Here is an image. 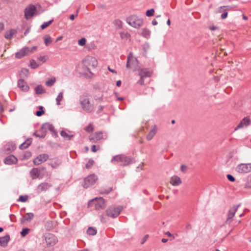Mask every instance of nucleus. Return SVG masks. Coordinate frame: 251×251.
<instances>
[{
	"instance_id": "1",
	"label": "nucleus",
	"mask_w": 251,
	"mask_h": 251,
	"mask_svg": "<svg viewBox=\"0 0 251 251\" xmlns=\"http://www.w3.org/2000/svg\"><path fill=\"white\" fill-rule=\"evenodd\" d=\"M80 103L82 108L88 112H91L94 109V103L87 95H82L80 98Z\"/></svg>"
},
{
	"instance_id": "2",
	"label": "nucleus",
	"mask_w": 251,
	"mask_h": 251,
	"mask_svg": "<svg viewBox=\"0 0 251 251\" xmlns=\"http://www.w3.org/2000/svg\"><path fill=\"white\" fill-rule=\"evenodd\" d=\"M126 67L127 69H132L134 71L139 70L140 67L138 60L133 56L132 52H129L127 56Z\"/></svg>"
},
{
	"instance_id": "3",
	"label": "nucleus",
	"mask_w": 251,
	"mask_h": 251,
	"mask_svg": "<svg viewBox=\"0 0 251 251\" xmlns=\"http://www.w3.org/2000/svg\"><path fill=\"white\" fill-rule=\"evenodd\" d=\"M126 22L132 27L139 28L142 25L143 20L136 15H131L126 19Z\"/></svg>"
},
{
	"instance_id": "4",
	"label": "nucleus",
	"mask_w": 251,
	"mask_h": 251,
	"mask_svg": "<svg viewBox=\"0 0 251 251\" xmlns=\"http://www.w3.org/2000/svg\"><path fill=\"white\" fill-rule=\"evenodd\" d=\"M83 66L89 71L91 69L94 68L98 65L97 59L92 56H87L82 61Z\"/></svg>"
},
{
	"instance_id": "5",
	"label": "nucleus",
	"mask_w": 251,
	"mask_h": 251,
	"mask_svg": "<svg viewBox=\"0 0 251 251\" xmlns=\"http://www.w3.org/2000/svg\"><path fill=\"white\" fill-rule=\"evenodd\" d=\"M235 171L241 174L249 173L251 172V163H240L237 165Z\"/></svg>"
},
{
	"instance_id": "6",
	"label": "nucleus",
	"mask_w": 251,
	"mask_h": 251,
	"mask_svg": "<svg viewBox=\"0 0 251 251\" xmlns=\"http://www.w3.org/2000/svg\"><path fill=\"white\" fill-rule=\"evenodd\" d=\"M98 179V176L95 174L88 176L84 179L83 187L87 188L94 185Z\"/></svg>"
},
{
	"instance_id": "7",
	"label": "nucleus",
	"mask_w": 251,
	"mask_h": 251,
	"mask_svg": "<svg viewBox=\"0 0 251 251\" xmlns=\"http://www.w3.org/2000/svg\"><path fill=\"white\" fill-rule=\"evenodd\" d=\"M94 204L96 210L102 209L106 206V202L101 197L93 199L89 203V205Z\"/></svg>"
},
{
	"instance_id": "8",
	"label": "nucleus",
	"mask_w": 251,
	"mask_h": 251,
	"mask_svg": "<svg viewBox=\"0 0 251 251\" xmlns=\"http://www.w3.org/2000/svg\"><path fill=\"white\" fill-rule=\"evenodd\" d=\"M152 75V72L147 69L143 68L140 70L139 75L140 77V79L138 81V83L140 85H144V77H150Z\"/></svg>"
},
{
	"instance_id": "9",
	"label": "nucleus",
	"mask_w": 251,
	"mask_h": 251,
	"mask_svg": "<svg viewBox=\"0 0 251 251\" xmlns=\"http://www.w3.org/2000/svg\"><path fill=\"white\" fill-rule=\"evenodd\" d=\"M122 208L121 207H110L106 210V214L108 216L112 218L117 217L122 211Z\"/></svg>"
},
{
	"instance_id": "10",
	"label": "nucleus",
	"mask_w": 251,
	"mask_h": 251,
	"mask_svg": "<svg viewBox=\"0 0 251 251\" xmlns=\"http://www.w3.org/2000/svg\"><path fill=\"white\" fill-rule=\"evenodd\" d=\"M36 11V7L33 5L28 6L25 9V17L27 20L31 18L35 14Z\"/></svg>"
},
{
	"instance_id": "11",
	"label": "nucleus",
	"mask_w": 251,
	"mask_h": 251,
	"mask_svg": "<svg viewBox=\"0 0 251 251\" xmlns=\"http://www.w3.org/2000/svg\"><path fill=\"white\" fill-rule=\"evenodd\" d=\"M103 133L101 131L96 132L90 135L89 137V140L93 143H97L100 139H103Z\"/></svg>"
},
{
	"instance_id": "12",
	"label": "nucleus",
	"mask_w": 251,
	"mask_h": 251,
	"mask_svg": "<svg viewBox=\"0 0 251 251\" xmlns=\"http://www.w3.org/2000/svg\"><path fill=\"white\" fill-rule=\"evenodd\" d=\"M45 240L48 246H53L57 242V239L55 236L50 233L46 235Z\"/></svg>"
},
{
	"instance_id": "13",
	"label": "nucleus",
	"mask_w": 251,
	"mask_h": 251,
	"mask_svg": "<svg viewBox=\"0 0 251 251\" xmlns=\"http://www.w3.org/2000/svg\"><path fill=\"white\" fill-rule=\"evenodd\" d=\"M238 208V206H234L229 210L227 214V218L226 221V224H230L231 223L232 218L234 216L235 213L237 212Z\"/></svg>"
},
{
	"instance_id": "14",
	"label": "nucleus",
	"mask_w": 251,
	"mask_h": 251,
	"mask_svg": "<svg viewBox=\"0 0 251 251\" xmlns=\"http://www.w3.org/2000/svg\"><path fill=\"white\" fill-rule=\"evenodd\" d=\"M49 158L47 154H42L38 155L33 161L35 165H38L46 161Z\"/></svg>"
},
{
	"instance_id": "15",
	"label": "nucleus",
	"mask_w": 251,
	"mask_h": 251,
	"mask_svg": "<svg viewBox=\"0 0 251 251\" xmlns=\"http://www.w3.org/2000/svg\"><path fill=\"white\" fill-rule=\"evenodd\" d=\"M157 127L156 126L154 125L151 127L148 134L146 136V139L148 141L151 140L156 133Z\"/></svg>"
},
{
	"instance_id": "16",
	"label": "nucleus",
	"mask_w": 251,
	"mask_h": 251,
	"mask_svg": "<svg viewBox=\"0 0 251 251\" xmlns=\"http://www.w3.org/2000/svg\"><path fill=\"white\" fill-rule=\"evenodd\" d=\"M250 124V120L248 117H245L240 122L239 124L235 128V130H237L239 128H243L244 126H248Z\"/></svg>"
},
{
	"instance_id": "17",
	"label": "nucleus",
	"mask_w": 251,
	"mask_h": 251,
	"mask_svg": "<svg viewBox=\"0 0 251 251\" xmlns=\"http://www.w3.org/2000/svg\"><path fill=\"white\" fill-rule=\"evenodd\" d=\"M17 162V158L13 155H9L5 158L4 162L8 165L15 164Z\"/></svg>"
},
{
	"instance_id": "18",
	"label": "nucleus",
	"mask_w": 251,
	"mask_h": 251,
	"mask_svg": "<svg viewBox=\"0 0 251 251\" xmlns=\"http://www.w3.org/2000/svg\"><path fill=\"white\" fill-rule=\"evenodd\" d=\"M170 183L173 186H178L181 183V180L179 177L175 176L171 177Z\"/></svg>"
},
{
	"instance_id": "19",
	"label": "nucleus",
	"mask_w": 251,
	"mask_h": 251,
	"mask_svg": "<svg viewBox=\"0 0 251 251\" xmlns=\"http://www.w3.org/2000/svg\"><path fill=\"white\" fill-rule=\"evenodd\" d=\"M18 85L23 91H27L29 90V87L23 79H20L18 82Z\"/></svg>"
},
{
	"instance_id": "20",
	"label": "nucleus",
	"mask_w": 251,
	"mask_h": 251,
	"mask_svg": "<svg viewBox=\"0 0 251 251\" xmlns=\"http://www.w3.org/2000/svg\"><path fill=\"white\" fill-rule=\"evenodd\" d=\"M30 175L32 179H36L40 177V170L37 168L33 169L30 172Z\"/></svg>"
},
{
	"instance_id": "21",
	"label": "nucleus",
	"mask_w": 251,
	"mask_h": 251,
	"mask_svg": "<svg viewBox=\"0 0 251 251\" xmlns=\"http://www.w3.org/2000/svg\"><path fill=\"white\" fill-rule=\"evenodd\" d=\"M33 214L32 213H28L25 214L23 217L21 222L24 223L25 222H29L33 218Z\"/></svg>"
},
{
	"instance_id": "22",
	"label": "nucleus",
	"mask_w": 251,
	"mask_h": 251,
	"mask_svg": "<svg viewBox=\"0 0 251 251\" xmlns=\"http://www.w3.org/2000/svg\"><path fill=\"white\" fill-rule=\"evenodd\" d=\"M10 237L9 236H5L0 238V245L1 247H5L9 241Z\"/></svg>"
},
{
	"instance_id": "23",
	"label": "nucleus",
	"mask_w": 251,
	"mask_h": 251,
	"mask_svg": "<svg viewBox=\"0 0 251 251\" xmlns=\"http://www.w3.org/2000/svg\"><path fill=\"white\" fill-rule=\"evenodd\" d=\"M140 34L145 38H149L151 35V31L149 29L144 28L140 30Z\"/></svg>"
},
{
	"instance_id": "24",
	"label": "nucleus",
	"mask_w": 251,
	"mask_h": 251,
	"mask_svg": "<svg viewBox=\"0 0 251 251\" xmlns=\"http://www.w3.org/2000/svg\"><path fill=\"white\" fill-rule=\"evenodd\" d=\"M50 187V185L48 183H43L38 186L37 189L38 192H40L47 190Z\"/></svg>"
},
{
	"instance_id": "25",
	"label": "nucleus",
	"mask_w": 251,
	"mask_h": 251,
	"mask_svg": "<svg viewBox=\"0 0 251 251\" xmlns=\"http://www.w3.org/2000/svg\"><path fill=\"white\" fill-rule=\"evenodd\" d=\"M25 55H27V54L24 48L15 54V56L17 58H21Z\"/></svg>"
},
{
	"instance_id": "26",
	"label": "nucleus",
	"mask_w": 251,
	"mask_h": 251,
	"mask_svg": "<svg viewBox=\"0 0 251 251\" xmlns=\"http://www.w3.org/2000/svg\"><path fill=\"white\" fill-rule=\"evenodd\" d=\"M47 126V125H44L42 127L41 130H39L35 132L34 135L36 137H40V138H44L45 137V133L43 132L42 131L44 130V128Z\"/></svg>"
},
{
	"instance_id": "27",
	"label": "nucleus",
	"mask_w": 251,
	"mask_h": 251,
	"mask_svg": "<svg viewBox=\"0 0 251 251\" xmlns=\"http://www.w3.org/2000/svg\"><path fill=\"white\" fill-rule=\"evenodd\" d=\"M16 33V30L15 29H10V30L7 31L5 34V37L6 39H10L14 35H15Z\"/></svg>"
},
{
	"instance_id": "28",
	"label": "nucleus",
	"mask_w": 251,
	"mask_h": 251,
	"mask_svg": "<svg viewBox=\"0 0 251 251\" xmlns=\"http://www.w3.org/2000/svg\"><path fill=\"white\" fill-rule=\"evenodd\" d=\"M112 190V189L110 187L103 186L100 189V192L101 194H107L109 193Z\"/></svg>"
},
{
	"instance_id": "29",
	"label": "nucleus",
	"mask_w": 251,
	"mask_h": 251,
	"mask_svg": "<svg viewBox=\"0 0 251 251\" xmlns=\"http://www.w3.org/2000/svg\"><path fill=\"white\" fill-rule=\"evenodd\" d=\"M16 147L13 143H8L5 146V150L7 151H12L15 149Z\"/></svg>"
},
{
	"instance_id": "30",
	"label": "nucleus",
	"mask_w": 251,
	"mask_h": 251,
	"mask_svg": "<svg viewBox=\"0 0 251 251\" xmlns=\"http://www.w3.org/2000/svg\"><path fill=\"white\" fill-rule=\"evenodd\" d=\"M31 142L32 141L31 139H27L24 143H23L22 144L20 145V149H25L27 148L30 145Z\"/></svg>"
},
{
	"instance_id": "31",
	"label": "nucleus",
	"mask_w": 251,
	"mask_h": 251,
	"mask_svg": "<svg viewBox=\"0 0 251 251\" xmlns=\"http://www.w3.org/2000/svg\"><path fill=\"white\" fill-rule=\"evenodd\" d=\"M125 158L123 155H118L113 157L111 160L112 163L121 162V160Z\"/></svg>"
},
{
	"instance_id": "32",
	"label": "nucleus",
	"mask_w": 251,
	"mask_h": 251,
	"mask_svg": "<svg viewBox=\"0 0 251 251\" xmlns=\"http://www.w3.org/2000/svg\"><path fill=\"white\" fill-rule=\"evenodd\" d=\"M24 48L25 49L27 55L31 53L34 52L37 49V47L36 46H34L32 47H25Z\"/></svg>"
},
{
	"instance_id": "33",
	"label": "nucleus",
	"mask_w": 251,
	"mask_h": 251,
	"mask_svg": "<svg viewBox=\"0 0 251 251\" xmlns=\"http://www.w3.org/2000/svg\"><path fill=\"white\" fill-rule=\"evenodd\" d=\"M56 81V78L54 77L48 79L46 82V85L47 86H51Z\"/></svg>"
},
{
	"instance_id": "34",
	"label": "nucleus",
	"mask_w": 251,
	"mask_h": 251,
	"mask_svg": "<svg viewBox=\"0 0 251 251\" xmlns=\"http://www.w3.org/2000/svg\"><path fill=\"white\" fill-rule=\"evenodd\" d=\"M44 40L46 46H48L52 42V39L49 35H46L44 37Z\"/></svg>"
},
{
	"instance_id": "35",
	"label": "nucleus",
	"mask_w": 251,
	"mask_h": 251,
	"mask_svg": "<svg viewBox=\"0 0 251 251\" xmlns=\"http://www.w3.org/2000/svg\"><path fill=\"white\" fill-rule=\"evenodd\" d=\"M87 232L90 235H95L97 233V230L93 227H90L88 228Z\"/></svg>"
},
{
	"instance_id": "36",
	"label": "nucleus",
	"mask_w": 251,
	"mask_h": 251,
	"mask_svg": "<svg viewBox=\"0 0 251 251\" xmlns=\"http://www.w3.org/2000/svg\"><path fill=\"white\" fill-rule=\"evenodd\" d=\"M121 37L125 40H128L130 39V35L126 32H123L120 33Z\"/></svg>"
},
{
	"instance_id": "37",
	"label": "nucleus",
	"mask_w": 251,
	"mask_h": 251,
	"mask_svg": "<svg viewBox=\"0 0 251 251\" xmlns=\"http://www.w3.org/2000/svg\"><path fill=\"white\" fill-rule=\"evenodd\" d=\"M63 98V93L62 92H60L57 98H56V103L57 105L60 104V101Z\"/></svg>"
},
{
	"instance_id": "38",
	"label": "nucleus",
	"mask_w": 251,
	"mask_h": 251,
	"mask_svg": "<svg viewBox=\"0 0 251 251\" xmlns=\"http://www.w3.org/2000/svg\"><path fill=\"white\" fill-rule=\"evenodd\" d=\"M35 90L36 94H41L44 92V89L43 87L40 85L37 86L35 88Z\"/></svg>"
},
{
	"instance_id": "39",
	"label": "nucleus",
	"mask_w": 251,
	"mask_h": 251,
	"mask_svg": "<svg viewBox=\"0 0 251 251\" xmlns=\"http://www.w3.org/2000/svg\"><path fill=\"white\" fill-rule=\"evenodd\" d=\"M245 188L251 189V176L247 177V181L245 184Z\"/></svg>"
},
{
	"instance_id": "40",
	"label": "nucleus",
	"mask_w": 251,
	"mask_h": 251,
	"mask_svg": "<svg viewBox=\"0 0 251 251\" xmlns=\"http://www.w3.org/2000/svg\"><path fill=\"white\" fill-rule=\"evenodd\" d=\"M60 134L63 137L68 139H70L73 137V135L69 134L65 131H62Z\"/></svg>"
},
{
	"instance_id": "41",
	"label": "nucleus",
	"mask_w": 251,
	"mask_h": 251,
	"mask_svg": "<svg viewBox=\"0 0 251 251\" xmlns=\"http://www.w3.org/2000/svg\"><path fill=\"white\" fill-rule=\"evenodd\" d=\"M53 20H50V21L48 22H45L43 24H42L41 25V28L42 29H44L46 28H47V27H48L50 24H51V23L53 22Z\"/></svg>"
},
{
	"instance_id": "42",
	"label": "nucleus",
	"mask_w": 251,
	"mask_h": 251,
	"mask_svg": "<svg viewBox=\"0 0 251 251\" xmlns=\"http://www.w3.org/2000/svg\"><path fill=\"white\" fill-rule=\"evenodd\" d=\"M94 129V126L92 124H89L88 126L85 127V130L87 132H91Z\"/></svg>"
},
{
	"instance_id": "43",
	"label": "nucleus",
	"mask_w": 251,
	"mask_h": 251,
	"mask_svg": "<svg viewBox=\"0 0 251 251\" xmlns=\"http://www.w3.org/2000/svg\"><path fill=\"white\" fill-rule=\"evenodd\" d=\"M30 66L31 68L36 69L39 66V65L35 60H32L30 62Z\"/></svg>"
},
{
	"instance_id": "44",
	"label": "nucleus",
	"mask_w": 251,
	"mask_h": 251,
	"mask_svg": "<svg viewBox=\"0 0 251 251\" xmlns=\"http://www.w3.org/2000/svg\"><path fill=\"white\" fill-rule=\"evenodd\" d=\"M30 229L28 228H25L23 229L22 231L21 232V234L23 237L25 236L27 234H28Z\"/></svg>"
},
{
	"instance_id": "45",
	"label": "nucleus",
	"mask_w": 251,
	"mask_h": 251,
	"mask_svg": "<svg viewBox=\"0 0 251 251\" xmlns=\"http://www.w3.org/2000/svg\"><path fill=\"white\" fill-rule=\"evenodd\" d=\"M124 159L121 160V162L123 165H126L129 163L130 162V159L124 155Z\"/></svg>"
},
{
	"instance_id": "46",
	"label": "nucleus",
	"mask_w": 251,
	"mask_h": 251,
	"mask_svg": "<svg viewBox=\"0 0 251 251\" xmlns=\"http://www.w3.org/2000/svg\"><path fill=\"white\" fill-rule=\"evenodd\" d=\"M86 40L85 38H82L78 41V44L80 46H83L85 45Z\"/></svg>"
},
{
	"instance_id": "47",
	"label": "nucleus",
	"mask_w": 251,
	"mask_h": 251,
	"mask_svg": "<svg viewBox=\"0 0 251 251\" xmlns=\"http://www.w3.org/2000/svg\"><path fill=\"white\" fill-rule=\"evenodd\" d=\"M154 9H151L150 10H148L146 11V15L148 17H150V16H153L154 15Z\"/></svg>"
},
{
	"instance_id": "48",
	"label": "nucleus",
	"mask_w": 251,
	"mask_h": 251,
	"mask_svg": "<svg viewBox=\"0 0 251 251\" xmlns=\"http://www.w3.org/2000/svg\"><path fill=\"white\" fill-rule=\"evenodd\" d=\"M94 161L93 160H89L88 163H86L85 167L86 168L89 169L91 168L94 164Z\"/></svg>"
},
{
	"instance_id": "49",
	"label": "nucleus",
	"mask_w": 251,
	"mask_h": 251,
	"mask_svg": "<svg viewBox=\"0 0 251 251\" xmlns=\"http://www.w3.org/2000/svg\"><path fill=\"white\" fill-rule=\"evenodd\" d=\"M44 113V111L43 110V107L40 106V110L39 111H37L36 112V115L37 116L39 117V116H42Z\"/></svg>"
},
{
	"instance_id": "50",
	"label": "nucleus",
	"mask_w": 251,
	"mask_h": 251,
	"mask_svg": "<svg viewBox=\"0 0 251 251\" xmlns=\"http://www.w3.org/2000/svg\"><path fill=\"white\" fill-rule=\"evenodd\" d=\"M48 56L47 55H44L42 56H40L38 57V59L39 61H42V62H46L48 59Z\"/></svg>"
},
{
	"instance_id": "51",
	"label": "nucleus",
	"mask_w": 251,
	"mask_h": 251,
	"mask_svg": "<svg viewBox=\"0 0 251 251\" xmlns=\"http://www.w3.org/2000/svg\"><path fill=\"white\" fill-rule=\"evenodd\" d=\"M226 7H229L228 6H221L220 7L219 9H218V12L219 13H221V12H226V10H227L226 9Z\"/></svg>"
},
{
	"instance_id": "52",
	"label": "nucleus",
	"mask_w": 251,
	"mask_h": 251,
	"mask_svg": "<svg viewBox=\"0 0 251 251\" xmlns=\"http://www.w3.org/2000/svg\"><path fill=\"white\" fill-rule=\"evenodd\" d=\"M27 197L21 196L19 197L18 201H22V202H25L27 201Z\"/></svg>"
},
{
	"instance_id": "53",
	"label": "nucleus",
	"mask_w": 251,
	"mask_h": 251,
	"mask_svg": "<svg viewBox=\"0 0 251 251\" xmlns=\"http://www.w3.org/2000/svg\"><path fill=\"white\" fill-rule=\"evenodd\" d=\"M227 177L228 179L231 182H234L235 180V178L231 175H229V174L227 175Z\"/></svg>"
},
{
	"instance_id": "54",
	"label": "nucleus",
	"mask_w": 251,
	"mask_h": 251,
	"mask_svg": "<svg viewBox=\"0 0 251 251\" xmlns=\"http://www.w3.org/2000/svg\"><path fill=\"white\" fill-rule=\"evenodd\" d=\"M227 13L226 12L225 13H223L221 15V18L223 19H225L227 17Z\"/></svg>"
},
{
	"instance_id": "55",
	"label": "nucleus",
	"mask_w": 251,
	"mask_h": 251,
	"mask_svg": "<svg viewBox=\"0 0 251 251\" xmlns=\"http://www.w3.org/2000/svg\"><path fill=\"white\" fill-rule=\"evenodd\" d=\"M103 100V97H102V95L100 97H99V98L98 99H96L95 100L96 101H98V102H100L102 100Z\"/></svg>"
},
{
	"instance_id": "56",
	"label": "nucleus",
	"mask_w": 251,
	"mask_h": 251,
	"mask_svg": "<svg viewBox=\"0 0 251 251\" xmlns=\"http://www.w3.org/2000/svg\"><path fill=\"white\" fill-rule=\"evenodd\" d=\"M103 106L101 105H100L98 107L97 111L98 112H100L103 110Z\"/></svg>"
},
{
	"instance_id": "57",
	"label": "nucleus",
	"mask_w": 251,
	"mask_h": 251,
	"mask_svg": "<svg viewBox=\"0 0 251 251\" xmlns=\"http://www.w3.org/2000/svg\"><path fill=\"white\" fill-rule=\"evenodd\" d=\"M91 150L93 152H96L97 151L96 146L95 145H93L91 148Z\"/></svg>"
},
{
	"instance_id": "58",
	"label": "nucleus",
	"mask_w": 251,
	"mask_h": 251,
	"mask_svg": "<svg viewBox=\"0 0 251 251\" xmlns=\"http://www.w3.org/2000/svg\"><path fill=\"white\" fill-rule=\"evenodd\" d=\"M108 70L112 73L117 74V72L115 70L111 69L109 67H108Z\"/></svg>"
},
{
	"instance_id": "59",
	"label": "nucleus",
	"mask_w": 251,
	"mask_h": 251,
	"mask_svg": "<svg viewBox=\"0 0 251 251\" xmlns=\"http://www.w3.org/2000/svg\"><path fill=\"white\" fill-rule=\"evenodd\" d=\"M63 39V36H60L58 37L56 39V42H57L60 40H61Z\"/></svg>"
},
{
	"instance_id": "60",
	"label": "nucleus",
	"mask_w": 251,
	"mask_h": 251,
	"mask_svg": "<svg viewBox=\"0 0 251 251\" xmlns=\"http://www.w3.org/2000/svg\"><path fill=\"white\" fill-rule=\"evenodd\" d=\"M3 24L0 22V32L3 29Z\"/></svg>"
},
{
	"instance_id": "61",
	"label": "nucleus",
	"mask_w": 251,
	"mask_h": 251,
	"mask_svg": "<svg viewBox=\"0 0 251 251\" xmlns=\"http://www.w3.org/2000/svg\"><path fill=\"white\" fill-rule=\"evenodd\" d=\"M121 83H122L121 81H120V80L117 81V82H116L117 86H118V87L121 86Z\"/></svg>"
},
{
	"instance_id": "62",
	"label": "nucleus",
	"mask_w": 251,
	"mask_h": 251,
	"mask_svg": "<svg viewBox=\"0 0 251 251\" xmlns=\"http://www.w3.org/2000/svg\"><path fill=\"white\" fill-rule=\"evenodd\" d=\"M28 73V70L25 69H24L21 71V73H25L26 74Z\"/></svg>"
},
{
	"instance_id": "63",
	"label": "nucleus",
	"mask_w": 251,
	"mask_h": 251,
	"mask_svg": "<svg viewBox=\"0 0 251 251\" xmlns=\"http://www.w3.org/2000/svg\"><path fill=\"white\" fill-rule=\"evenodd\" d=\"M70 19L71 20L73 21L75 19V16L73 14L70 15Z\"/></svg>"
},
{
	"instance_id": "64",
	"label": "nucleus",
	"mask_w": 251,
	"mask_h": 251,
	"mask_svg": "<svg viewBox=\"0 0 251 251\" xmlns=\"http://www.w3.org/2000/svg\"><path fill=\"white\" fill-rule=\"evenodd\" d=\"M166 235H167L169 237H171L173 235H172V234L170 232H166L165 233Z\"/></svg>"
}]
</instances>
